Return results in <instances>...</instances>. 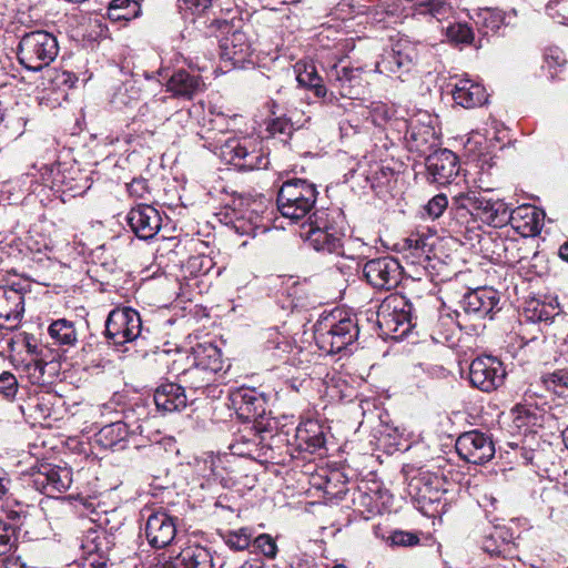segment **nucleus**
<instances>
[{"label": "nucleus", "instance_id": "1", "mask_svg": "<svg viewBox=\"0 0 568 568\" xmlns=\"http://www.w3.org/2000/svg\"><path fill=\"white\" fill-rule=\"evenodd\" d=\"M301 229V237L315 251L346 256L344 216L338 210H315Z\"/></svg>", "mask_w": 568, "mask_h": 568}, {"label": "nucleus", "instance_id": "2", "mask_svg": "<svg viewBox=\"0 0 568 568\" xmlns=\"http://www.w3.org/2000/svg\"><path fill=\"white\" fill-rule=\"evenodd\" d=\"M314 341L325 354H336L348 349L359 334L357 318L335 311L321 317L313 327Z\"/></svg>", "mask_w": 568, "mask_h": 568}, {"label": "nucleus", "instance_id": "3", "mask_svg": "<svg viewBox=\"0 0 568 568\" xmlns=\"http://www.w3.org/2000/svg\"><path fill=\"white\" fill-rule=\"evenodd\" d=\"M207 144L224 163L233 165L239 171L262 170L270 164L267 154L246 138H207Z\"/></svg>", "mask_w": 568, "mask_h": 568}, {"label": "nucleus", "instance_id": "4", "mask_svg": "<svg viewBox=\"0 0 568 568\" xmlns=\"http://www.w3.org/2000/svg\"><path fill=\"white\" fill-rule=\"evenodd\" d=\"M318 191L314 183L304 179H290L285 181L276 197L277 210L280 213L292 221H300L308 216L316 210Z\"/></svg>", "mask_w": 568, "mask_h": 568}, {"label": "nucleus", "instance_id": "5", "mask_svg": "<svg viewBox=\"0 0 568 568\" xmlns=\"http://www.w3.org/2000/svg\"><path fill=\"white\" fill-rule=\"evenodd\" d=\"M446 484L443 476L420 468L409 478L407 493L420 513L434 517L445 510L442 500L447 493Z\"/></svg>", "mask_w": 568, "mask_h": 568}, {"label": "nucleus", "instance_id": "6", "mask_svg": "<svg viewBox=\"0 0 568 568\" xmlns=\"http://www.w3.org/2000/svg\"><path fill=\"white\" fill-rule=\"evenodd\" d=\"M58 52L57 38L47 31L37 30L21 37L17 57L27 70L38 72L50 65Z\"/></svg>", "mask_w": 568, "mask_h": 568}, {"label": "nucleus", "instance_id": "7", "mask_svg": "<svg viewBox=\"0 0 568 568\" xmlns=\"http://www.w3.org/2000/svg\"><path fill=\"white\" fill-rule=\"evenodd\" d=\"M415 312V305L406 296L390 295L378 307L377 323L394 338L404 337L416 325Z\"/></svg>", "mask_w": 568, "mask_h": 568}, {"label": "nucleus", "instance_id": "8", "mask_svg": "<svg viewBox=\"0 0 568 568\" xmlns=\"http://www.w3.org/2000/svg\"><path fill=\"white\" fill-rule=\"evenodd\" d=\"M140 314L131 307L112 310L105 321V336L114 345L131 343L142 336Z\"/></svg>", "mask_w": 568, "mask_h": 568}, {"label": "nucleus", "instance_id": "9", "mask_svg": "<svg viewBox=\"0 0 568 568\" xmlns=\"http://www.w3.org/2000/svg\"><path fill=\"white\" fill-rule=\"evenodd\" d=\"M363 274L374 288L389 291L399 284L403 267L396 258L382 256L367 261L363 266Z\"/></svg>", "mask_w": 568, "mask_h": 568}, {"label": "nucleus", "instance_id": "10", "mask_svg": "<svg viewBox=\"0 0 568 568\" xmlns=\"http://www.w3.org/2000/svg\"><path fill=\"white\" fill-rule=\"evenodd\" d=\"M230 402L240 419L253 422L255 428L263 427L260 419L266 414L267 403L262 393L255 388H237L230 394Z\"/></svg>", "mask_w": 568, "mask_h": 568}, {"label": "nucleus", "instance_id": "11", "mask_svg": "<svg viewBox=\"0 0 568 568\" xmlns=\"http://www.w3.org/2000/svg\"><path fill=\"white\" fill-rule=\"evenodd\" d=\"M506 371L503 363L490 355L475 358L469 366L471 385L483 392H491L503 385Z\"/></svg>", "mask_w": 568, "mask_h": 568}, {"label": "nucleus", "instance_id": "12", "mask_svg": "<svg viewBox=\"0 0 568 568\" xmlns=\"http://www.w3.org/2000/svg\"><path fill=\"white\" fill-rule=\"evenodd\" d=\"M458 455L468 463L484 464L495 455V445L491 437L479 430L462 434L456 440Z\"/></svg>", "mask_w": 568, "mask_h": 568}, {"label": "nucleus", "instance_id": "13", "mask_svg": "<svg viewBox=\"0 0 568 568\" xmlns=\"http://www.w3.org/2000/svg\"><path fill=\"white\" fill-rule=\"evenodd\" d=\"M414 65V50L406 43L397 42L385 50L375 63L376 72L403 80Z\"/></svg>", "mask_w": 568, "mask_h": 568}, {"label": "nucleus", "instance_id": "14", "mask_svg": "<svg viewBox=\"0 0 568 568\" xmlns=\"http://www.w3.org/2000/svg\"><path fill=\"white\" fill-rule=\"evenodd\" d=\"M144 532L148 542L153 548H164L176 536V518L160 509L148 515Z\"/></svg>", "mask_w": 568, "mask_h": 568}, {"label": "nucleus", "instance_id": "15", "mask_svg": "<svg viewBox=\"0 0 568 568\" xmlns=\"http://www.w3.org/2000/svg\"><path fill=\"white\" fill-rule=\"evenodd\" d=\"M498 303L497 291L490 287H478L463 296L459 308L470 320H483L493 313Z\"/></svg>", "mask_w": 568, "mask_h": 568}, {"label": "nucleus", "instance_id": "16", "mask_svg": "<svg viewBox=\"0 0 568 568\" xmlns=\"http://www.w3.org/2000/svg\"><path fill=\"white\" fill-rule=\"evenodd\" d=\"M126 222L132 232L145 241L153 239L162 226L160 212L149 204L132 207L126 215Z\"/></svg>", "mask_w": 568, "mask_h": 568}, {"label": "nucleus", "instance_id": "17", "mask_svg": "<svg viewBox=\"0 0 568 568\" xmlns=\"http://www.w3.org/2000/svg\"><path fill=\"white\" fill-rule=\"evenodd\" d=\"M331 85L344 98L354 99L362 88V69L353 68L344 61H338L326 71Z\"/></svg>", "mask_w": 568, "mask_h": 568}, {"label": "nucleus", "instance_id": "18", "mask_svg": "<svg viewBox=\"0 0 568 568\" xmlns=\"http://www.w3.org/2000/svg\"><path fill=\"white\" fill-rule=\"evenodd\" d=\"M426 168L433 182L445 185L458 174L460 165L454 152L442 149L426 158Z\"/></svg>", "mask_w": 568, "mask_h": 568}, {"label": "nucleus", "instance_id": "19", "mask_svg": "<svg viewBox=\"0 0 568 568\" xmlns=\"http://www.w3.org/2000/svg\"><path fill=\"white\" fill-rule=\"evenodd\" d=\"M32 484L37 490L47 496L61 494L70 488L72 473L65 467H43V470L33 475Z\"/></svg>", "mask_w": 568, "mask_h": 568}, {"label": "nucleus", "instance_id": "20", "mask_svg": "<svg viewBox=\"0 0 568 568\" xmlns=\"http://www.w3.org/2000/svg\"><path fill=\"white\" fill-rule=\"evenodd\" d=\"M179 378L185 390L189 389L193 395L201 394L206 397L215 398L222 393V389L215 384V375L194 364L183 371Z\"/></svg>", "mask_w": 568, "mask_h": 568}, {"label": "nucleus", "instance_id": "21", "mask_svg": "<svg viewBox=\"0 0 568 568\" xmlns=\"http://www.w3.org/2000/svg\"><path fill=\"white\" fill-rule=\"evenodd\" d=\"M214 559L210 549L192 545L182 549L176 556L158 566V568H214Z\"/></svg>", "mask_w": 568, "mask_h": 568}, {"label": "nucleus", "instance_id": "22", "mask_svg": "<svg viewBox=\"0 0 568 568\" xmlns=\"http://www.w3.org/2000/svg\"><path fill=\"white\" fill-rule=\"evenodd\" d=\"M154 403L158 410L163 413H174L184 409L189 402H193L196 397L190 398L185 388L175 383L161 384L154 392Z\"/></svg>", "mask_w": 568, "mask_h": 568}, {"label": "nucleus", "instance_id": "23", "mask_svg": "<svg viewBox=\"0 0 568 568\" xmlns=\"http://www.w3.org/2000/svg\"><path fill=\"white\" fill-rule=\"evenodd\" d=\"M476 217L493 227H501L511 219L510 209L503 200H493L475 193Z\"/></svg>", "mask_w": 568, "mask_h": 568}, {"label": "nucleus", "instance_id": "24", "mask_svg": "<svg viewBox=\"0 0 568 568\" xmlns=\"http://www.w3.org/2000/svg\"><path fill=\"white\" fill-rule=\"evenodd\" d=\"M166 88L174 97L191 100L204 91L205 83L199 73L180 69L170 77Z\"/></svg>", "mask_w": 568, "mask_h": 568}, {"label": "nucleus", "instance_id": "25", "mask_svg": "<svg viewBox=\"0 0 568 568\" xmlns=\"http://www.w3.org/2000/svg\"><path fill=\"white\" fill-rule=\"evenodd\" d=\"M293 444L300 452L315 453L325 445V427L315 419H306L295 429Z\"/></svg>", "mask_w": 568, "mask_h": 568}, {"label": "nucleus", "instance_id": "26", "mask_svg": "<svg viewBox=\"0 0 568 568\" xmlns=\"http://www.w3.org/2000/svg\"><path fill=\"white\" fill-rule=\"evenodd\" d=\"M140 429V425L134 428L123 420H118L103 426L95 435V442L105 449L123 450L126 448L129 437Z\"/></svg>", "mask_w": 568, "mask_h": 568}, {"label": "nucleus", "instance_id": "27", "mask_svg": "<svg viewBox=\"0 0 568 568\" xmlns=\"http://www.w3.org/2000/svg\"><path fill=\"white\" fill-rule=\"evenodd\" d=\"M452 80H455L452 94L457 104L466 109H471L486 102V90L480 83L466 77H455Z\"/></svg>", "mask_w": 568, "mask_h": 568}, {"label": "nucleus", "instance_id": "28", "mask_svg": "<svg viewBox=\"0 0 568 568\" xmlns=\"http://www.w3.org/2000/svg\"><path fill=\"white\" fill-rule=\"evenodd\" d=\"M511 219L508 223L523 236H536L544 224V213L535 206L523 205L510 210Z\"/></svg>", "mask_w": 568, "mask_h": 568}, {"label": "nucleus", "instance_id": "29", "mask_svg": "<svg viewBox=\"0 0 568 568\" xmlns=\"http://www.w3.org/2000/svg\"><path fill=\"white\" fill-rule=\"evenodd\" d=\"M297 349L291 337L282 334L276 328H270L265 334L263 354L265 358L276 363L284 362L293 364L291 354Z\"/></svg>", "mask_w": 568, "mask_h": 568}, {"label": "nucleus", "instance_id": "30", "mask_svg": "<svg viewBox=\"0 0 568 568\" xmlns=\"http://www.w3.org/2000/svg\"><path fill=\"white\" fill-rule=\"evenodd\" d=\"M113 546V536L101 526L87 529L80 542L84 557H108Z\"/></svg>", "mask_w": 568, "mask_h": 568}, {"label": "nucleus", "instance_id": "31", "mask_svg": "<svg viewBox=\"0 0 568 568\" xmlns=\"http://www.w3.org/2000/svg\"><path fill=\"white\" fill-rule=\"evenodd\" d=\"M424 234L413 233L403 241L402 252L406 262L410 265L422 266L426 272V264L429 261V244Z\"/></svg>", "mask_w": 568, "mask_h": 568}, {"label": "nucleus", "instance_id": "32", "mask_svg": "<svg viewBox=\"0 0 568 568\" xmlns=\"http://www.w3.org/2000/svg\"><path fill=\"white\" fill-rule=\"evenodd\" d=\"M222 58L233 62L234 65L243 64L252 54V45L242 31H235L225 38L221 44Z\"/></svg>", "mask_w": 568, "mask_h": 568}, {"label": "nucleus", "instance_id": "33", "mask_svg": "<svg viewBox=\"0 0 568 568\" xmlns=\"http://www.w3.org/2000/svg\"><path fill=\"white\" fill-rule=\"evenodd\" d=\"M559 313L560 308L556 300L546 302L534 298L526 303L523 316L526 321L531 323L549 324Z\"/></svg>", "mask_w": 568, "mask_h": 568}, {"label": "nucleus", "instance_id": "34", "mask_svg": "<svg viewBox=\"0 0 568 568\" xmlns=\"http://www.w3.org/2000/svg\"><path fill=\"white\" fill-rule=\"evenodd\" d=\"M406 126L405 139L410 150L425 152L434 145L435 130L433 126L415 120H412Z\"/></svg>", "mask_w": 568, "mask_h": 568}, {"label": "nucleus", "instance_id": "35", "mask_svg": "<svg viewBox=\"0 0 568 568\" xmlns=\"http://www.w3.org/2000/svg\"><path fill=\"white\" fill-rule=\"evenodd\" d=\"M294 71L296 73V80L301 87L313 90L317 98H326V87L323 84V80L318 75L313 62L298 61L294 65Z\"/></svg>", "mask_w": 568, "mask_h": 568}, {"label": "nucleus", "instance_id": "36", "mask_svg": "<svg viewBox=\"0 0 568 568\" xmlns=\"http://www.w3.org/2000/svg\"><path fill=\"white\" fill-rule=\"evenodd\" d=\"M475 204V192L473 191L454 197L450 214L457 224L469 229V225L476 222L478 217H476Z\"/></svg>", "mask_w": 568, "mask_h": 568}, {"label": "nucleus", "instance_id": "37", "mask_svg": "<svg viewBox=\"0 0 568 568\" xmlns=\"http://www.w3.org/2000/svg\"><path fill=\"white\" fill-rule=\"evenodd\" d=\"M194 365L216 375L223 368L222 353L215 345L199 344L193 348Z\"/></svg>", "mask_w": 568, "mask_h": 568}, {"label": "nucleus", "instance_id": "38", "mask_svg": "<svg viewBox=\"0 0 568 568\" xmlns=\"http://www.w3.org/2000/svg\"><path fill=\"white\" fill-rule=\"evenodd\" d=\"M6 304L9 310L0 311V320L18 322L24 312V297L21 292L13 287L0 288V306Z\"/></svg>", "mask_w": 568, "mask_h": 568}, {"label": "nucleus", "instance_id": "39", "mask_svg": "<svg viewBox=\"0 0 568 568\" xmlns=\"http://www.w3.org/2000/svg\"><path fill=\"white\" fill-rule=\"evenodd\" d=\"M372 130L367 114L361 105L358 110L349 112L343 121L339 122L342 138H352L356 134H368Z\"/></svg>", "mask_w": 568, "mask_h": 568}, {"label": "nucleus", "instance_id": "40", "mask_svg": "<svg viewBox=\"0 0 568 568\" xmlns=\"http://www.w3.org/2000/svg\"><path fill=\"white\" fill-rule=\"evenodd\" d=\"M452 7L444 0H424L412 7L413 17L432 18L442 21L449 17Z\"/></svg>", "mask_w": 568, "mask_h": 568}, {"label": "nucleus", "instance_id": "41", "mask_svg": "<svg viewBox=\"0 0 568 568\" xmlns=\"http://www.w3.org/2000/svg\"><path fill=\"white\" fill-rule=\"evenodd\" d=\"M49 334L55 343L67 347L74 346L78 341L74 324L64 318L51 323Z\"/></svg>", "mask_w": 568, "mask_h": 568}, {"label": "nucleus", "instance_id": "42", "mask_svg": "<svg viewBox=\"0 0 568 568\" xmlns=\"http://www.w3.org/2000/svg\"><path fill=\"white\" fill-rule=\"evenodd\" d=\"M141 98V90L135 81H125L116 88L112 95L111 103L115 108L132 106Z\"/></svg>", "mask_w": 568, "mask_h": 568}, {"label": "nucleus", "instance_id": "43", "mask_svg": "<svg viewBox=\"0 0 568 568\" xmlns=\"http://www.w3.org/2000/svg\"><path fill=\"white\" fill-rule=\"evenodd\" d=\"M544 386L558 395L559 397H568V369H557L541 377Z\"/></svg>", "mask_w": 568, "mask_h": 568}, {"label": "nucleus", "instance_id": "44", "mask_svg": "<svg viewBox=\"0 0 568 568\" xmlns=\"http://www.w3.org/2000/svg\"><path fill=\"white\" fill-rule=\"evenodd\" d=\"M445 34L447 40L455 45L471 44L475 39L473 29L464 22L450 23L446 28Z\"/></svg>", "mask_w": 568, "mask_h": 568}, {"label": "nucleus", "instance_id": "45", "mask_svg": "<svg viewBox=\"0 0 568 568\" xmlns=\"http://www.w3.org/2000/svg\"><path fill=\"white\" fill-rule=\"evenodd\" d=\"M225 544L233 550L241 551L250 547L253 540L252 529L243 527L226 531L223 536Z\"/></svg>", "mask_w": 568, "mask_h": 568}, {"label": "nucleus", "instance_id": "46", "mask_svg": "<svg viewBox=\"0 0 568 568\" xmlns=\"http://www.w3.org/2000/svg\"><path fill=\"white\" fill-rule=\"evenodd\" d=\"M507 530L504 527L495 526L494 530L485 536L483 550L490 555H498L507 545Z\"/></svg>", "mask_w": 568, "mask_h": 568}, {"label": "nucleus", "instance_id": "47", "mask_svg": "<svg viewBox=\"0 0 568 568\" xmlns=\"http://www.w3.org/2000/svg\"><path fill=\"white\" fill-rule=\"evenodd\" d=\"M266 130L272 138H278L283 143H287L293 133L294 126L288 119L277 116L268 121Z\"/></svg>", "mask_w": 568, "mask_h": 568}, {"label": "nucleus", "instance_id": "48", "mask_svg": "<svg viewBox=\"0 0 568 568\" xmlns=\"http://www.w3.org/2000/svg\"><path fill=\"white\" fill-rule=\"evenodd\" d=\"M364 113L367 114V119L371 126H382L393 115V110L382 102L372 103L369 106H363Z\"/></svg>", "mask_w": 568, "mask_h": 568}, {"label": "nucleus", "instance_id": "49", "mask_svg": "<svg viewBox=\"0 0 568 568\" xmlns=\"http://www.w3.org/2000/svg\"><path fill=\"white\" fill-rule=\"evenodd\" d=\"M257 436L254 439H247L244 436H241L235 439L233 444H231L230 449L233 455L255 458L258 456V443L256 442Z\"/></svg>", "mask_w": 568, "mask_h": 568}, {"label": "nucleus", "instance_id": "50", "mask_svg": "<svg viewBox=\"0 0 568 568\" xmlns=\"http://www.w3.org/2000/svg\"><path fill=\"white\" fill-rule=\"evenodd\" d=\"M478 24L484 29V33L496 32L504 23V16L500 11L485 9L478 16Z\"/></svg>", "mask_w": 568, "mask_h": 568}, {"label": "nucleus", "instance_id": "51", "mask_svg": "<svg viewBox=\"0 0 568 568\" xmlns=\"http://www.w3.org/2000/svg\"><path fill=\"white\" fill-rule=\"evenodd\" d=\"M545 68L548 69L550 78L556 75L557 68H561L566 63V58L561 49L557 47L548 48L544 54Z\"/></svg>", "mask_w": 568, "mask_h": 568}, {"label": "nucleus", "instance_id": "52", "mask_svg": "<svg viewBox=\"0 0 568 568\" xmlns=\"http://www.w3.org/2000/svg\"><path fill=\"white\" fill-rule=\"evenodd\" d=\"M456 324L450 315H443L438 318L437 323V336H433V338L438 343H448L453 338V334L455 331Z\"/></svg>", "mask_w": 568, "mask_h": 568}, {"label": "nucleus", "instance_id": "53", "mask_svg": "<svg viewBox=\"0 0 568 568\" xmlns=\"http://www.w3.org/2000/svg\"><path fill=\"white\" fill-rule=\"evenodd\" d=\"M253 547L267 558H275L277 546L275 540L267 534H261L252 540Z\"/></svg>", "mask_w": 568, "mask_h": 568}, {"label": "nucleus", "instance_id": "54", "mask_svg": "<svg viewBox=\"0 0 568 568\" xmlns=\"http://www.w3.org/2000/svg\"><path fill=\"white\" fill-rule=\"evenodd\" d=\"M548 16L560 24H568V0H551L547 4Z\"/></svg>", "mask_w": 568, "mask_h": 568}, {"label": "nucleus", "instance_id": "55", "mask_svg": "<svg viewBox=\"0 0 568 568\" xmlns=\"http://www.w3.org/2000/svg\"><path fill=\"white\" fill-rule=\"evenodd\" d=\"M489 170H494V165H489ZM476 183L478 189H480L484 192H490L496 190L499 185L497 169L495 170V172H491L485 171L484 168H481L480 172L478 173Z\"/></svg>", "mask_w": 568, "mask_h": 568}, {"label": "nucleus", "instance_id": "56", "mask_svg": "<svg viewBox=\"0 0 568 568\" xmlns=\"http://www.w3.org/2000/svg\"><path fill=\"white\" fill-rule=\"evenodd\" d=\"M18 381L12 373L3 372L0 374V395L11 400L18 392Z\"/></svg>", "mask_w": 568, "mask_h": 568}, {"label": "nucleus", "instance_id": "57", "mask_svg": "<svg viewBox=\"0 0 568 568\" xmlns=\"http://www.w3.org/2000/svg\"><path fill=\"white\" fill-rule=\"evenodd\" d=\"M211 2L212 0H178V8L184 17L187 13L200 14L211 6Z\"/></svg>", "mask_w": 568, "mask_h": 568}, {"label": "nucleus", "instance_id": "58", "mask_svg": "<svg viewBox=\"0 0 568 568\" xmlns=\"http://www.w3.org/2000/svg\"><path fill=\"white\" fill-rule=\"evenodd\" d=\"M13 527L0 519V556L8 554L14 544Z\"/></svg>", "mask_w": 568, "mask_h": 568}, {"label": "nucleus", "instance_id": "59", "mask_svg": "<svg viewBox=\"0 0 568 568\" xmlns=\"http://www.w3.org/2000/svg\"><path fill=\"white\" fill-rule=\"evenodd\" d=\"M448 207V199L445 194H437L432 197L425 206L427 215L432 219H438Z\"/></svg>", "mask_w": 568, "mask_h": 568}, {"label": "nucleus", "instance_id": "60", "mask_svg": "<svg viewBox=\"0 0 568 568\" xmlns=\"http://www.w3.org/2000/svg\"><path fill=\"white\" fill-rule=\"evenodd\" d=\"M248 214L250 215L247 217V220H248L247 225L245 224L246 217L243 215V216L236 219L234 227L241 234L255 235V231L258 227V222L261 221V216L253 211H251Z\"/></svg>", "mask_w": 568, "mask_h": 568}, {"label": "nucleus", "instance_id": "61", "mask_svg": "<svg viewBox=\"0 0 568 568\" xmlns=\"http://www.w3.org/2000/svg\"><path fill=\"white\" fill-rule=\"evenodd\" d=\"M128 193L130 196L135 199H144V196L149 193V186L145 179H133L126 185Z\"/></svg>", "mask_w": 568, "mask_h": 568}, {"label": "nucleus", "instance_id": "62", "mask_svg": "<svg viewBox=\"0 0 568 568\" xmlns=\"http://www.w3.org/2000/svg\"><path fill=\"white\" fill-rule=\"evenodd\" d=\"M390 541L395 546H414L418 544L419 538L412 532L407 531H395L390 536Z\"/></svg>", "mask_w": 568, "mask_h": 568}, {"label": "nucleus", "instance_id": "63", "mask_svg": "<svg viewBox=\"0 0 568 568\" xmlns=\"http://www.w3.org/2000/svg\"><path fill=\"white\" fill-rule=\"evenodd\" d=\"M17 342L21 343L26 347V349L29 354H31V355L40 354L37 338L33 335L26 333V332L19 333L17 335Z\"/></svg>", "mask_w": 568, "mask_h": 568}, {"label": "nucleus", "instance_id": "64", "mask_svg": "<svg viewBox=\"0 0 568 568\" xmlns=\"http://www.w3.org/2000/svg\"><path fill=\"white\" fill-rule=\"evenodd\" d=\"M129 6H130V0H113L108 10L109 18L114 19V20H120V19L129 20L130 17L128 14H125V13L121 14V13L116 12L119 9H125Z\"/></svg>", "mask_w": 568, "mask_h": 568}]
</instances>
